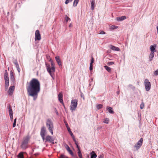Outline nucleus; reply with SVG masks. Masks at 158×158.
<instances>
[{
    "label": "nucleus",
    "instance_id": "10",
    "mask_svg": "<svg viewBox=\"0 0 158 158\" xmlns=\"http://www.w3.org/2000/svg\"><path fill=\"white\" fill-rule=\"evenodd\" d=\"M65 148H66V149L67 150L69 153L72 156L73 155V154L72 151L70 149V148L69 146L66 144H65L64 145Z\"/></svg>",
    "mask_w": 158,
    "mask_h": 158
},
{
    "label": "nucleus",
    "instance_id": "16",
    "mask_svg": "<svg viewBox=\"0 0 158 158\" xmlns=\"http://www.w3.org/2000/svg\"><path fill=\"white\" fill-rule=\"evenodd\" d=\"M106 109L110 113L114 114V111L112 110V107L107 106L106 107Z\"/></svg>",
    "mask_w": 158,
    "mask_h": 158
},
{
    "label": "nucleus",
    "instance_id": "47",
    "mask_svg": "<svg viewBox=\"0 0 158 158\" xmlns=\"http://www.w3.org/2000/svg\"><path fill=\"white\" fill-rule=\"evenodd\" d=\"M14 63H15V64L16 65V67H17L19 66L18 64L17 61H15V62Z\"/></svg>",
    "mask_w": 158,
    "mask_h": 158
},
{
    "label": "nucleus",
    "instance_id": "7",
    "mask_svg": "<svg viewBox=\"0 0 158 158\" xmlns=\"http://www.w3.org/2000/svg\"><path fill=\"white\" fill-rule=\"evenodd\" d=\"M41 39V35L39 30H37L35 31V41L40 40Z\"/></svg>",
    "mask_w": 158,
    "mask_h": 158
},
{
    "label": "nucleus",
    "instance_id": "18",
    "mask_svg": "<svg viewBox=\"0 0 158 158\" xmlns=\"http://www.w3.org/2000/svg\"><path fill=\"white\" fill-rule=\"evenodd\" d=\"M4 79L5 81H9L8 74L6 70L5 71L4 74Z\"/></svg>",
    "mask_w": 158,
    "mask_h": 158
},
{
    "label": "nucleus",
    "instance_id": "38",
    "mask_svg": "<svg viewBox=\"0 0 158 158\" xmlns=\"http://www.w3.org/2000/svg\"><path fill=\"white\" fill-rule=\"evenodd\" d=\"M144 106V104L143 102L142 103L140 104V108L141 109H142L143 108Z\"/></svg>",
    "mask_w": 158,
    "mask_h": 158
},
{
    "label": "nucleus",
    "instance_id": "1",
    "mask_svg": "<svg viewBox=\"0 0 158 158\" xmlns=\"http://www.w3.org/2000/svg\"><path fill=\"white\" fill-rule=\"evenodd\" d=\"M26 88L28 95L33 97L34 100H35L40 90V81L37 79H32Z\"/></svg>",
    "mask_w": 158,
    "mask_h": 158
},
{
    "label": "nucleus",
    "instance_id": "54",
    "mask_svg": "<svg viewBox=\"0 0 158 158\" xmlns=\"http://www.w3.org/2000/svg\"><path fill=\"white\" fill-rule=\"evenodd\" d=\"M81 97H83V99H84V97H83V96H82V95H81Z\"/></svg>",
    "mask_w": 158,
    "mask_h": 158
},
{
    "label": "nucleus",
    "instance_id": "32",
    "mask_svg": "<svg viewBox=\"0 0 158 158\" xmlns=\"http://www.w3.org/2000/svg\"><path fill=\"white\" fill-rule=\"evenodd\" d=\"M69 133H70V135H71V137H72V138L73 139V140L74 141H75V137H74V135H73V133L72 132V131H70Z\"/></svg>",
    "mask_w": 158,
    "mask_h": 158
},
{
    "label": "nucleus",
    "instance_id": "42",
    "mask_svg": "<svg viewBox=\"0 0 158 158\" xmlns=\"http://www.w3.org/2000/svg\"><path fill=\"white\" fill-rule=\"evenodd\" d=\"M10 76L11 78H12L14 77L13 73V72L11 71L10 72Z\"/></svg>",
    "mask_w": 158,
    "mask_h": 158
},
{
    "label": "nucleus",
    "instance_id": "2",
    "mask_svg": "<svg viewBox=\"0 0 158 158\" xmlns=\"http://www.w3.org/2000/svg\"><path fill=\"white\" fill-rule=\"evenodd\" d=\"M50 61L51 63V67L50 68L49 65L46 63V65L47 68V70L48 72L49 73L51 76L53 78H54V73L55 71V64L51 59H50Z\"/></svg>",
    "mask_w": 158,
    "mask_h": 158
},
{
    "label": "nucleus",
    "instance_id": "22",
    "mask_svg": "<svg viewBox=\"0 0 158 158\" xmlns=\"http://www.w3.org/2000/svg\"><path fill=\"white\" fill-rule=\"evenodd\" d=\"M154 55V52H151L150 54L149 55V58L150 60H152L153 58Z\"/></svg>",
    "mask_w": 158,
    "mask_h": 158
},
{
    "label": "nucleus",
    "instance_id": "35",
    "mask_svg": "<svg viewBox=\"0 0 158 158\" xmlns=\"http://www.w3.org/2000/svg\"><path fill=\"white\" fill-rule=\"evenodd\" d=\"M94 58L92 56L91 57V62H90V65H93V63H94Z\"/></svg>",
    "mask_w": 158,
    "mask_h": 158
},
{
    "label": "nucleus",
    "instance_id": "44",
    "mask_svg": "<svg viewBox=\"0 0 158 158\" xmlns=\"http://www.w3.org/2000/svg\"><path fill=\"white\" fill-rule=\"evenodd\" d=\"M105 34V32L103 31H101L99 33L100 34Z\"/></svg>",
    "mask_w": 158,
    "mask_h": 158
},
{
    "label": "nucleus",
    "instance_id": "50",
    "mask_svg": "<svg viewBox=\"0 0 158 158\" xmlns=\"http://www.w3.org/2000/svg\"><path fill=\"white\" fill-rule=\"evenodd\" d=\"M76 145L77 147V148H78V151H79V149H80L79 147V146H78V145L77 143H76Z\"/></svg>",
    "mask_w": 158,
    "mask_h": 158
},
{
    "label": "nucleus",
    "instance_id": "15",
    "mask_svg": "<svg viewBox=\"0 0 158 158\" xmlns=\"http://www.w3.org/2000/svg\"><path fill=\"white\" fill-rule=\"evenodd\" d=\"M110 48L112 50H113L117 51H119L120 50V49L118 48L117 47L111 45H110Z\"/></svg>",
    "mask_w": 158,
    "mask_h": 158
},
{
    "label": "nucleus",
    "instance_id": "34",
    "mask_svg": "<svg viewBox=\"0 0 158 158\" xmlns=\"http://www.w3.org/2000/svg\"><path fill=\"white\" fill-rule=\"evenodd\" d=\"M65 19L66 20V22H67L69 20V21H70V19L69 17H68L67 15H65Z\"/></svg>",
    "mask_w": 158,
    "mask_h": 158
},
{
    "label": "nucleus",
    "instance_id": "30",
    "mask_svg": "<svg viewBox=\"0 0 158 158\" xmlns=\"http://www.w3.org/2000/svg\"><path fill=\"white\" fill-rule=\"evenodd\" d=\"M109 119L108 118H106L104 119L103 122L105 123L108 124L109 122Z\"/></svg>",
    "mask_w": 158,
    "mask_h": 158
},
{
    "label": "nucleus",
    "instance_id": "12",
    "mask_svg": "<svg viewBox=\"0 0 158 158\" xmlns=\"http://www.w3.org/2000/svg\"><path fill=\"white\" fill-rule=\"evenodd\" d=\"M45 140V142H47V141H50L51 142L53 141V140L52 139V136L49 135L46 136Z\"/></svg>",
    "mask_w": 158,
    "mask_h": 158
},
{
    "label": "nucleus",
    "instance_id": "49",
    "mask_svg": "<svg viewBox=\"0 0 158 158\" xmlns=\"http://www.w3.org/2000/svg\"><path fill=\"white\" fill-rule=\"evenodd\" d=\"M104 155H102L99 156H98L99 158H104Z\"/></svg>",
    "mask_w": 158,
    "mask_h": 158
},
{
    "label": "nucleus",
    "instance_id": "21",
    "mask_svg": "<svg viewBox=\"0 0 158 158\" xmlns=\"http://www.w3.org/2000/svg\"><path fill=\"white\" fill-rule=\"evenodd\" d=\"M126 17L125 16H122L120 17L117 18V20L118 21H120L126 19Z\"/></svg>",
    "mask_w": 158,
    "mask_h": 158
},
{
    "label": "nucleus",
    "instance_id": "36",
    "mask_svg": "<svg viewBox=\"0 0 158 158\" xmlns=\"http://www.w3.org/2000/svg\"><path fill=\"white\" fill-rule=\"evenodd\" d=\"M16 118H15L14 119V123L13 124V127H15L16 126Z\"/></svg>",
    "mask_w": 158,
    "mask_h": 158
},
{
    "label": "nucleus",
    "instance_id": "23",
    "mask_svg": "<svg viewBox=\"0 0 158 158\" xmlns=\"http://www.w3.org/2000/svg\"><path fill=\"white\" fill-rule=\"evenodd\" d=\"M29 139V137H26L24 139L23 142L27 144V143L28 142Z\"/></svg>",
    "mask_w": 158,
    "mask_h": 158
},
{
    "label": "nucleus",
    "instance_id": "9",
    "mask_svg": "<svg viewBox=\"0 0 158 158\" xmlns=\"http://www.w3.org/2000/svg\"><path fill=\"white\" fill-rule=\"evenodd\" d=\"M58 98L60 103L64 105V103L63 100V95L61 93H60L58 95Z\"/></svg>",
    "mask_w": 158,
    "mask_h": 158
},
{
    "label": "nucleus",
    "instance_id": "13",
    "mask_svg": "<svg viewBox=\"0 0 158 158\" xmlns=\"http://www.w3.org/2000/svg\"><path fill=\"white\" fill-rule=\"evenodd\" d=\"M46 133V130L44 127L41 128L40 131L41 135H45Z\"/></svg>",
    "mask_w": 158,
    "mask_h": 158
},
{
    "label": "nucleus",
    "instance_id": "5",
    "mask_svg": "<svg viewBox=\"0 0 158 158\" xmlns=\"http://www.w3.org/2000/svg\"><path fill=\"white\" fill-rule=\"evenodd\" d=\"M144 85L146 90L149 91L151 88V84L148 79H145L144 81Z\"/></svg>",
    "mask_w": 158,
    "mask_h": 158
},
{
    "label": "nucleus",
    "instance_id": "33",
    "mask_svg": "<svg viewBox=\"0 0 158 158\" xmlns=\"http://www.w3.org/2000/svg\"><path fill=\"white\" fill-rule=\"evenodd\" d=\"M60 158H68L67 156L63 154H61Z\"/></svg>",
    "mask_w": 158,
    "mask_h": 158
},
{
    "label": "nucleus",
    "instance_id": "24",
    "mask_svg": "<svg viewBox=\"0 0 158 158\" xmlns=\"http://www.w3.org/2000/svg\"><path fill=\"white\" fill-rule=\"evenodd\" d=\"M104 68L105 69L109 72L110 73L111 71V68L107 66H104Z\"/></svg>",
    "mask_w": 158,
    "mask_h": 158
},
{
    "label": "nucleus",
    "instance_id": "28",
    "mask_svg": "<svg viewBox=\"0 0 158 158\" xmlns=\"http://www.w3.org/2000/svg\"><path fill=\"white\" fill-rule=\"evenodd\" d=\"M78 2L79 0H74L73 3V6H77Z\"/></svg>",
    "mask_w": 158,
    "mask_h": 158
},
{
    "label": "nucleus",
    "instance_id": "48",
    "mask_svg": "<svg viewBox=\"0 0 158 158\" xmlns=\"http://www.w3.org/2000/svg\"><path fill=\"white\" fill-rule=\"evenodd\" d=\"M45 135H41L42 139L44 141L45 139Z\"/></svg>",
    "mask_w": 158,
    "mask_h": 158
},
{
    "label": "nucleus",
    "instance_id": "19",
    "mask_svg": "<svg viewBox=\"0 0 158 158\" xmlns=\"http://www.w3.org/2000/svg\"><path fill=\"white\" fill-rule=\"evenodd\" d=\"M91 158H96L97 155L96 154L94 151H92L91 153Z\"/></svg>",
    "mask_w": 158,
    "mask_h": 158
},
{
    "label": "nucleus",
    "instance_id": "27",
    "mask_svg": "<svg viewBox=\"0 0 158 158\" xmlns=\"http://www.w3.org/2000/svg\"><path fill=\"white\" fill-rule=\"evenodd\" d=\"M9 85V81H5V87L6 89H7Z\"/></svg>",
    "mask_w": 158,
    "mask_h": 158
},
{
    "label": "nucleus",
    "instance_id": "4",
    "mask_svg": "<svg viewBox=\"0 0 158 158\" xmlns=\"http://www.w3.org/2000/svg\"><path fill=\"white\" fill-rule=\"evenodd\" d=\"M78 100L77 99L72 100L71 101L70 105V110L72 111H74L75 110L77 105Z\"/></svg>",
    "mask_w": 158,
    "mask_h": 158
},
{
    "label": "nucleus",
    "instance_id": "17",
    "mask_svg": "<svg viewBox=\"0 0 158 158\" xmlns=\"http://www.w3.org/2000/svg\"><path fill=\"white\" fill-rule=\"evenodd\" d=\"M21 147L23 149H26L28 147L27 144L22 142Z\"/></svg>",
    "mask_w": 158,
    "mask_h": 158
},
{
    "label": "nucleus",
    "instance_id": "45",
    "mask_svg": "<svg viewBox=\"0 0 158 158\" xmlns=\"http://www.w3.org/2000/svg\"><path fill=\"white\" fill-rule=\"evenodd\" d=\"M117 28V26H112V28L113 29H116Z\"/></svg>",
    "mask_w": 158,
    "mask_h": 158
},
{
    "label": "nucleus",
    "instance_id": "14",
    "mask_svg": "<svg viewBox=\"0 0 158 158\" xmlns=\"http://www.w3.org/2000/svg\"><path fill=\"white\" fill-rule=\"evenodd\" d=\"M156 44H154L152 45H151L150 47V49L151 52H156Z\"/></svg>",
    "mask_w": 158,
    "mask_h": 158
},
{
    "label": "nucleus",
    "instance_id": "46",
    "mask_svg": "<svg viewBox=\"0 0 158 158\" xmlns=\"http://www.w3.org/2000/svg\"><path fill=\"white\" fill-rule=\"evenodd\" d=\"M64 123L65 124L66 126L67 127V128L69 127L68 125L66 122L64 121Z\"/></svg>",
    "mask_w": 158,
    "mask_h": 158
},
{
    "label": "nucleus",
    "instance_id": "43",
    "mask_svg": "<svg viewBox=\"0 0 158 158\" xmlns=\"http://www.w3.org/2000/svg\"><path fill=\"white\" fill-rule=\"evenodd\" d=\"M93 65H90V66H89V70L90 71L92 70L93 69Z\"/></svg>",
    "mask_w": 158,
    "mask_h": 158
},
{
    "label": "nucleus",
    "instance_id": "55",
    "mask_svg": "<svg viewBox=\"0 0 158 158\" xmlns=\"http://www.w3.org/2000/svg\"><path fill=\"white\" fill-rule=\"evenodd\" d=\"M71 26V25L70 24L69 26V27H70Z\"/></svg>",
    "mask_w": 158,
    "mask_h": 158
},
{
    "label": "nucleus",
    "instance_id": "40",
    "mask_svg": "<svg viewBox=\"0 0 158 158\" xmlns=\"http://www.w3.org/2000/svg\"><path fill=\"white\" fill-rule=\"evenodd\" d=\"M154 74L156 75H158V69L154 72Z\"/></svg>",
    "mask_w": 158,
    "mask_h": 158
},
{
    "label": "nucleus",
    "instance_id": "25",
    "mask_svg": "<svg viewBox=\"0 0 158 158\" xmlns=\"http://www.w3.org/2000/svg\"><path fill=\"white\" fill-rule=\"evenodd\" d=\"M8 108L9 115L13 114V111L11 109V106L10 105H9V106Z\"/></svg>",
    "mask_w": 158,
    "mask_h": 158
},
{
    "label": "nucleus",
    "instance_id": "51",
    "mask_svg": "<svg viewBox=\"0 0 158 158\" xmlns=\"http://www.w3.org/2000/svg\"><path fill=\"white\" fill-rule=\"evenodd\" d=\"M67 128L68 131L70 133V131H71V130H70V128H69V127H67Z\"/></svg>",
    "mask_w": 158,
    "mask_h": 158
},
{
    "label": "nucleus",
    "instance_id": "26",
    "mask_svg": "<svg viewBox=\"0 0 158 158\" xmlns=\"http://www.w3.org/2000/svg\"><path fill=\"white\" fill-rule=\"evenodd\" d=\"M18 158H24V156L23 155V152H20L18 156Z\"/></svg>",
    "mask_w": 158,
    "mask_h": 158
},
{
    "label": "nucleus",
    "instance_id": "52",
    "mask_svg": "<svg viewBox=\"0 0 158 158\" xmlns=\"http://www.w3.org/2000/svg\"><path fill=\"white\" fill-rule=\"evenodd\" d=\"M156 28H157V33L158 34V26Z\"/></svg>",
    "mask_w": 158,
    "mask_h": 158
},
{
    "label": "nucleus",
    "instance_id": "29",
    "mask_svg": "<svg viewBox=\"0 0 158 158\" xmlns=\"http://www.w3.org/2000/svg\"><path fill=\"white\" fill-rule=\"evenodd\" d=\"M78 155L80 158H82V154L80 149H79Z\"/></svg>",
    "mask_w": 158,
    "mask_h": 158
},
{
    "label": "nucleus",
    "instance_id": "41",
    "mask_svg": "<svg viewBox=\"0 0 158 158\" xmlns=\"http://www.w3.org/2000/svg\"><path fill=\"white\" fill-rule=\"evenodd\" d=\"M10 116L11 121H12L13 120V114L10 115Z\"/></svg>",
    "mask_w": 158,
    "mask_h": 158
},
{
    "label": "nucleus",
    "instance_id": "8",
    "mask_svg": "<svg viewBox=\"0 0 158 158\" xmlns=\"http://www.w3.org/2000/svg\"><path fill=\"white\" fill-rule=\"evenodd\" d=\"M15 89V86H10L8 91V93L9 95L11 96L13 94V92Z\"/></svg>",
    "mask_w": 158,
    "mask_h": 158
},
{
    "label": "nucleus",
    "instance_id": "37",
    "mask_svg": "<svg viewBox=\"0 0 158 158\" xmlns=\"http://www.w3.org/2000/svg\"><path fill=\"white\" fill-rule=\"evenodd\" d=\"M114 64V62H109L107 63V64L110 66Z\"/></svg>",
    "mask_w": 158,
    "mask_h": 158
},
{
    "label": "nucleus",
    "instance_id": "6",
    "mask_svg": "<svg viewBox=\"0 0 158 158\" xmlns=\"http://www.w3.org/2000/svg\"><path fill=\"white\" fill-rule=\"evenodd\" d=\"M143 142V139L141 138L139 140L135 145L134 148H135V149L134 150V151H137L139 148L142 145Z\"/></svg>",
    "mask_w": 158,
    "mask_h": 158
},
{
    "label": "nucleus",
    "instance_id": "11",
    "mask_svg": "<svg viewBox=\"0 0 158 158\" xmlns=\"http://www.w3.org/2000/svg\"><path fill=\"white\" fill-rule=\"evenodd\" d=\"M55 59L58 65L60 66L61 67L62 66V62L61 61L60 57L59 56H56L55 57Z\"/></svg>",
    "mask_w": 158,
    "mask_h": 158
},
{
    "label": "nucleus",
    "instance_id": "20",
    "mask_svg": "<svg viewBox=\"0 0 158 158\" xmlns=\"http://www.w3.org/2000/svg\"><path fill=\"white\" fill-rule=\"evenodd\" d=\"M95 7V0H92L91 2V8L92 10L94 9Z\"/></svg>",
    "mask_w": 158,
    "mask_h": 158
},
{
    "label": "nucleus",
    "instance_id": "31",
    "mask_svg": "<svg viewBox=\"0 0 158 158\" xmlns=\"http://www.w3.org/2000/svg\"><path fill=\"white\" fill-rule=\"evenodd\" d=\"M102 104H98L97 106V108L99 110L102 108Z\"/></svg>",
    "mask_w": 158,
    "mask_h": 158
},
{
    "label": "nucleus",
    "instance_id": "53",
    "mask_svg": "<svg viewBox=\"0 0 158 158\" xmlns=\"http://www.w3.org/2000/svg\"><path fill=\"white\" fill-rule=\"evenodd\" d=\"M117 94H119V92H117Z\"/></svg>",
    "mask_w": 158,
    "mask_h": 158
},
{
    "label": "nucleus",
    "instance_id": "3",
    "mask_svg": "<svg viewBox=\"0 0 158 158\" xmlns=\"http://www.w3.org/2000/svg\"><path fill=\"white\" fill-rule=\"evenodd\" d=\"M46 125L49 131L51 132L52 135L53 134V130L54 129V126L53 123L52 121L49 119L47 120Z\"/></svg>",
    "mask_w": 158,
    "mask_h": 158
},
{
    "label": "nucleus",
    "instance_id": "39",
    "mask_svg": "<svg viewBox=\"0 0 158 158\" xmlns=\"http://www.w3.org/2000/svg\"><path fill=\"white\" fill-rule=\"evenodd\" d=\"M72 0H66L65 2V3L66 4H68L69 2H71Z\"/></svg>",
    "mask_w": 158,
    "mask_h": 158
}]
</instances>
